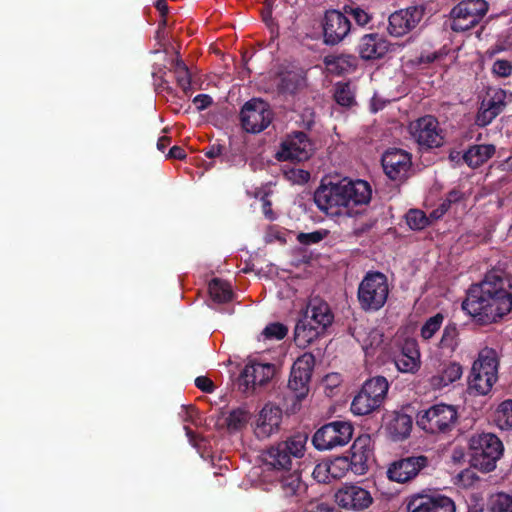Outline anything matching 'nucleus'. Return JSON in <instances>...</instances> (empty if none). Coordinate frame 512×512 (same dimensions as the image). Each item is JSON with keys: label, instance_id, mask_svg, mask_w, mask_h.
Returning <instances> with one entry per match:
<instances>
[{"label": "nucleus", "instance_id": "f257e3e1", "mask_svg": "<svg viewBox=\"0 0 512 512\" xmlns=\"http://www.w3.org/2000/svg\"><path fill=\"white\" fill-rule=\"evenodd\" d=\"M504 285L500 275L488 273L480 283L469 288L462 309L480 324L496 322L512 310V294Z\"/></svg>", "mask_w": 512, "mask_h": 512}, {"label": "nucleus", "instance_id": "f03ea898", "mask_svg": "<svg viewBox=\"0 0 512 512\" xmlns=\"http://www.w3.org/2000/svg\"><path fill=\"white\" fill-rule=\"evenodd\" d=\"M371 199V188L366 181L321 183L314 193V202L327 215H351L352 207L367 204Z\"/></svg>", "mask_w": 512, "mask_h": 512}, {"label": "nucleus", "instance_id": "7ed1b4c3", "mask_svg": "<svg viewBox=\"0 0 512 512\" xmlns=\"http://www.w3.org/2000/svg\"><path fill=\"white\" fill-rule=\"evenodd\" d=\"M307 441L306 433H296L286 440L271 445L262 454L264 464L272 470H293L305 455Z\"/></svg>", "mask_w": 512, "mask_h": 512}, {"label": "nucleus", "instance_id": "20e7f679", "mask_svg": "<svg viewBox=\"0 0 512 512\" xmlns=\"http://www.w3.org/2000/svg\"><path fill=\"white\" fill-rule=\"evenodd\" d=\"M499 360L492 348L482 349L474 361L468 379V387L479 395L488 394L498 379Z\"/></svg>", "mask_w": 512, "mask_h": 512}, {"label": "nucleus", "instance_id": "39448f33", "mask_svg": "<svg viewBox=\"0 0 512 512\" xmlns=\"http://www.w3.org/2000/svg\"><path fill=\"white\" fill-rule=\"evenodd\" d=\"M469 447L472 451L471 465L482 472L494 470L504 450L500 439L492 433L471 436Z\"/></svg>", "mask_w": 512, "mask_h": 512}, {"label": "nucleus", "instance_id": "423d86ee", "mask_svg": "<svg viewBox=\"0 0 512 512\" xmlns=\"http://www.w3.org/2000/svg\"><path fill=\"white\" fill-rule=\"evenodd\" d=\"M388 388V381L383 376H376L365 381L351 403V411L355 415L363 416L377 410L383 404Z\"/></svg>", "mask_w": 512, "mask_h": 512}, {"label": "nucleus", "instance_id": "0eeeda50", "mask_svg": "<svg viewBox=\"0 0 512 512\" xmlns=\"http://www.w3.org/2000/svg\"><path fill=\"white\" fill-rule=\"evenodd\" d=\"M389 295L387 277L380 272L368 273L358 287V301L364 311H377Z\"/></svg>", "mask_w": 512, "mask_h": 512}, {"label": "nucleus", "instance_id": "6e6552de", "mask_svg": "<svg viewBox=\"0 0 512 512\" xmlns=\"http://www.w3.org/2000/svg\"><path fill=\"white\" fill-rule=\"evenodd\" d=\"M457 417L454 406L437 404L418 413L417 425L432 434L446 432L455 425Z\"/></svg>", "mask_w": 512, "mask_h": 512}, {"label": "nucleus", "instance_id": "1a4fd4ad", "mask_svg": "<svg viewBox=\"0 0 512 512\" xmlns=\"http://www.w3.org/2000/svg\"><path fill=\"white\" fill-rule=\"evenodd\" d=\"M353 436V426L346 421H334L319 428L312 438L317 450H331L345 446Z\"/></svg>", "mask_w": 512, "mask_h": 512}, {"label": "nucleus", "instance_id": "9d476101", "mask_svg": "<svg viewBox=\"0 0 512 512\" xmlns=\"http://www.w3.org/2000/svg\"><path fill=\"white\" fill-rule=\"evenodd\" d=\"M488 11L485 0H464L451 10V29L462 32L476 26Z\"/></svg>", "mask_w": 512, "mask_h": 512}, {"label": "nucleus", "instance_id": "9b49d317", "mask_svg": "<svg viewBox=\"0 0 512 512\" xmlns=\"http://www.w3.org/2000/svg\"><path fill=\"white\" fill-rule=\"evenodd\" d=\"M243 129L248 133H260L272 121V112L268 104L259 99H252L245 103L240 112Z\"/></svg>", "mask_w": 512, "mask_h": 512}, {"label": "nucleus", "instance_id": "f8f14e48", "mask_svg": "<svg viewBox=\"0 0 512 512\" xmlns=\"http://www.w3.org/2000/svg\"><path fill=\"white\" fill-rule=\"evenodd\" d=\"M314 365V356L311 353H304L292 366L288 388L297 400H302L308 395Z\"/></svg>", "mask_w": 512, "mask_h": 512}, {"label": "nucleus", "instance_id": "ddd939ff", "mask_svg": "<svg viewBox=\"0 0 512 512\" xmlns=\"http://www.w3.org/2000/svg\"><path fill=\"white\" fill-rule=\"evenodd\" d=\"M314 146L307 134L302 131H295L288 135L281 143L280 150L276 153L279 161H304L310 158Z\"/></svg>", "mask_w": 512, "mask_h": 512}, {"label": "nucleus", "instance_id": "4468645a", "mask_svg": "<svg viewBox=\"0 0 512 512\" xmlns=\"http://www.w3.org/2000/svg\"><path fill=\"white\" fill-rule=\"evenodd\" d=\"M412 138L421 147L434 148L443 144V136L437 119L431 115L412 122L409 126Z\"/></svg>", "mask_w": 512, "mask_h": 512}, {"label": "nucleus", "instance_id": "2eb2a0df", "mask_svg": "<svg viewBox=\"0 0 512 512\" xmlns=\"http://www.w3.org/2000/svg\"><path fill=\"white\" fill-rule=\"evenodd\" d=\"M337 505L345 510L363 511L373 503L371 493L356 484L341 486L334 495Z\"/></svg>", "mask_w": 512, "mask_h": 512}, {"label": "nucleus", "instance_id": "dca6fc26", "mask_svg": "<svg viewBox=\"0 0 512 512\" xmlns=\"http://www.w3.org/2000/svg\"><path fill=\"white\" fill-rule=\"evenodd\" d=\"M425 8L422 5L411 6L392 13L389 17L388 32L391 36L401 37L414 29L422 20Z\"/></svg>", "mask_w": 512, "mask_h": 512}, {"label": "nucleus", "instance_id": "f3484780", "mask_svg": "<svg viewBox=\"0 0 512 512\" xmlns=\"http://www.w3.org/2000/svg\"><path fill=\"white\" fill-rule=\"evenodd\" d=\"M428 464L429 459L424 455L402 458L390 464L387 476L392 481L405 483L414 479Z\"/></svg>", "mask_w": 512, "mask_h": 512}, {"label": "nucleus", "instance_id": "a211bd4d", "mask_svg": "<svg viewBox=\"0 0 512 512\" xmlns=\"http://www.w3.org/2000/svg\"><path fill=\"white\" fill-rule=\"evenodd\" d=\"M282 410L271 403L259 412L254 424V434L259 440H265L280 431Z\"/></svg>", "mask_w": 512, "mask_h": 512}, {"label": "nucleus", "instance_id": "6ab92c4d", "mask_svg": "<svg viewBox=\"0 0 512 512\" xmlns=\"http://www.w3.org/2000/svg\"><path fill=\"white\" fill-rule=\"evenodd\" d=\"M323 30L325 43L336 45L348 35L351 30V23L345 12L331 10L325 14Z\"/></svg>", "mask_w": 512, "mask_h": 512}, {"label": "nucleus", "instance_id": "aec40b11", "mask_svg": "<svg viewBox=\"0 0 512 512\" xmlns=\"http://www.w3.org/2000/svg\"><path fill=\"white\" fill-rule=\"evenodd\" d=\"M408 512H455L454 501L444 495H414L407 504Z\"/></svg>", "mask_w": 512, "mask_h": 512}, {"label": "nucleus", "instance_id": "412c9836", "mask_svg": "<svg viewBox=\"0 0 512 512\" xmlns=\"http://www.w3.org/2000/svg\"><path fill=\"white\" fill-rule=\"evenodd\" d=\"M508 95L502 89H493L483 100L477 113V125L484 127L490 124L506 107Z\"/></svg>", "mask_w": 512, "mask_h": 512}, {"label": "nucleus", "instance_id": "4be33fe9", "mask_svg": "<svg viewBox=\"0 0 512 512\" xmlns=\"http://www.w3.org/2000/svg\"><path fill=\"white\" fill-rule=\"evenodd\" d=\"M382 166L390 179L400 180L406 176L411 166V157L404 150L391 149L382 156Z\"/></svg>", "mask_w": 512, "mask_h": 512}, {"label": "nucleus", "instance_id": "5701e85b", "mask_svg": "<svg viewBox=\"0 0 512 512\" xmlns=\"http://www.w3.org/2000/svg\"><path fill=\"white\" fill-rule=\"evenodd\" d=\"M276 368L270 363H251L245 366L241 373V384L245 389L255 390L256 387L264 386L269 382L274 374Z\"/></svg>", "mask_w": 512, "mask_h": 512}, {"label": "nucleus", "instance_id": "b1692460", "mask_svg": "<svg viewBox=\"0 0 512 512\" xmlns=\"http://www.w3.org/2000/svg\"><path fill=\"white\" fill-rule=\"evenodd\" d=\"M349 463L351 471L357 475H363L368 470V461L372 457L371 438L362 435L356 438L350 449Z\"/></svg>", "mask_w": 512, "mask_h": 512}, {"label": "nucleus", "instance_id": "393cba45", "mask_svg": "<svg viewBox=\"0 0 512 512\" xmlns=\"http://www.w3.org/2000/svg\"><path fill=\"white\" fill-rule=\"evenodd\" d=\"M302 318L313 323L315 327L326 331L327 327L333 323L334 315L324 300L315 297L309 300Z\"/></svg>", "mask_w": 512, "mask_h": 512}, {"label": "nucleus", "instance_id": "a878e982", "mask_svg": "<svg viewBox=\"0 0 512 512\" xmlns=\"http://www.w3.org/2000/svg\"><path fill=\"white\" fill-rule=\"evenodd\" d=\"M358 50L362 59L374 60L388 52V43L376 33L366 34L361 38Z\"/></svg>", "mask_w": 512, "mask_h": 512}, {"label": "nucleus", "instance_id": "bb28decb", "mask_svg": "<svg viewBox=\"0 0 512 512\" xmlns=\"http://www.w3.org/2000/svg\"><path fill=\"white\" fill-rule=\"evenodd\" d=\"M394 362L400 372L412 374L417 372L420 367V353L416 348V343L406 342Z\"/></svg>", "mask_w": 512, "mask_h": 512}, {"label": "nucleus", "instance_id": "cd10ccee", "mask_svg": "<svg viewBox=\"0 0 512 512\" xmlns=\"http://www.w3.org/2000/svg\"><path fill=\"white\" fill-rule=\"evenodd\" d=\"M324 332V330L315 327L313 323L305 321L301 317L294 329V341L298 347L305 348Z\"/></svg>", "mask_w": 512, "mask_h": 512}, {"label": "nucleus", "instance_id": "c85d7f7f", "mask_svg": "<svg viewBox=\"0 0 512 512\" xmlns=\"http://www.w3.org/2000/svg\"><path fill=\"white\" fill-rule=\"evenodd\" d=\"M495 153L494 145L483 144L471 146L463 155L468 166L477 168L488 161Z\"/></svg>", "mask_w": 512, "mask_h": 512}, {"label": "nucleus", "instance_id": "c756f323", "mask_svg": "<svg viewBox=\"0 0 512 512\" xmlns=\"http://www.w3.org/2000/svg\"><path fill=\"white\" fill-rule=\"evenodd\" d=\"M387 429L395 440L409 436L412 429V418L404 413H396L389 421Z\"/></svg>", "mask_w": 512, "mask_h": 512}, {"label": "nucleus", "instance_id": "7c9ffc66", "mask_svg": "<svg viewBox=\"0 0 512 512\" xmlns=\"http://www.w3.org/2000/svg\"><path fill=\"white\" fill-rule=\"evenodd\" d=\"M305 85L306 80L302 71H288L281 75L278 89L282 93L293 94Z\"/></svg>", "mask_w": 512, "mask_h": 512}, {"label": "nucleus", "instance_id": "2f4dec72", "mask_svg": "<svg viewBox=\"0 0 512 512\" xmlns=\"http://www.w3.org/2000/svg\"><path fill=\"white\" fill-rule=\"evenodd\" d=\"M280 487L287 497L298 496L306 490V486L295 468L292 473L284 475L280 479Z\"/></svg>", "mask_w": 512, "mask_h": 512}, {"label": "nucleus", "instance_id": "473e14b6", "mask_svg": "<svg viewBox=\"0 0 512 512\" xmlns=\"http://www.w3.org/2000/svg\"><path fill=\"white\" fill-rule=\"evenodd\" d=\"M463 373L462 366L456 362L445 364L437 376L433 377V382L439 387H444L461 378Z\"/></svg>", "mask_w": 512, "mask_h": 512}, {"label": "nucleus", "instance_id": "72a5a7b5", "mask_svg": "<svg viewBox=\"0 0 512 512\" xmlns=\"http://www.w3.org/2000/svg\"><path fill=\"white\" fill-rule=\"evenodd\" d=\"M209 293L211 298L218 303L230 301L233 295L230 284L218 278L209 283Z\"/></svg>", "mask_w": 512, "mask_h": 512}, {"label": "nucleus", "instance_id": "f704fd0d", "mask_svg": "<svg viewBox=\"0 0 512 512\" xmlns=\"http://www.w3.org/2000/svg\"><path fill=\"white\" fill-rule=\"evenodd\" d=\"M339 465L344 466L345 465L344 461L334 460L330 463H328V462L319 463L315 466V468L312 472V476L319 483H329L330 479L332 478L331 471L335 472V467H337Z\"/></svg>", "mask_w": 512, "mask_h": 512}, {"label": "nucleus", "instance_id": "c9c22d12", "mask_svg": "<svg viewBox=\"0 0 512 512\" xmlns=\"http://www.w3.org/2000/svg\"><path fill=\"white\" fill-rule=\"evenodd\" d=\"M494 421L500 429L512 428V400L502 402L495 412Z\"/></svg>", "mask_w": 512, "mask_h": 512}, {"label": "nucleus", "instance_id": "e433bc0d", "mask_svg": "<svg viewBox=\"0 0 512 512\" xmlns=\"http://www.w3.org/2000/svg\"><path fill=\"white\" fill-rule=\"evenodd\" d=\"M459 345V331L457 325L454 323L448 324L442 333L439 346L442 349H447L450 352L455 351Z\"/></svg>", "mask_w": 512, "mask_h": 512}, {"label": "nucleus", "instance_id": "4c0bfd02", "mask_svg": "<svg viewBox=\"0 0 512 512\" xmlns=\"http://www.w3.org/2000/svg\"><path fill=\"white\" fill-rule=\"evenodd\" d=\"M335 101L344 107H350L355 104L354 91L349 83H337L334 91Z\"/></svg>", "mask_w": 512, "mask_h": 512}, {"label": "nucleus", "instance_id": "58836bf2", "mask_svg": "<svg viewBox=\"0 0 512 512\" xmlns=\"http://www.w3.org/2000/svg\"><path fill=\"white\" fill-rule=\"evenodd\" d=\"M249 419L250 416L248 411L242 408H237L230 411L225 422L229 430L237 431L245 427Z\"/></svg>", "mask_w": 512, "mask_h": 512}, {"label": "nucleus", "instance_id": "ea45409f", "mask_svg": "<svg viewBox=\"0 0 512 512\" xmlns=\"http://www.w3.org/2000/svg\"><path fill=\"white\" fill-rule=\"evenodd\" d=\"M406 221L408 226L414 230L424 229L431 223L430 217L426 216L423 211L417 209H412L407 213Z\"/></svg>", "mask_w": 512, "mask_h": 512}, {"label": "nucleus", "instance_id": "a19ab883", "mask_svg": "<svg viewBox=\"0 0 512 512\" xmlns=\"http://www.w3.org/2000/svg\"><path fill=\"white\" fill-rule=\"evenodd\" d=\"M443 320L444 317L441 313H437L427 319L421 328V337L424 340L431 339L441 328Z\"/></svg>", "mask_w": 512, "mask_h": 512}, {"label": "nucleus", "instance_id": "79ce46f5", "mask_svg": "<svg viewBox=\"0 0 512 512\" xmlns=\"http://www.w3.org/2000/svg\"><path fill=\"white\" fill-rule=\"evenodd\" d=\"M491 512H512V495L497 493L491 498Z\"/></svg>", "mask_w": 512, "mask_h": 512}, {"label": "nucleus", "instance_id": "37998d69", "mask_svg": "<svg viewBox=\"0 0 512 512\" xmlns=\"http://www.w3.org/2000/svg\"><path fill=\"white\" fill-rule=\"evenodd\" d=\"M344 12L351 16L359 26H365L371 20V16L360 7L344 6Z\"/></svg>", "mask_w": 512, "mask_h": 512}, {"label": "nucleus", "instance_id": "c03bdc74", "mask_svg": "<svg viewBox=\"0 0 512 512\" xmlns=\"http://www.w3.org/2000/svg\"><path fill=\"white\" fill-rule=\"evenodd\" d=\"M383 335L377 329H372L364 339L358 338L362 342L363 349L368 352L369 349H374L382 343Z\"/></svg>", "mask_w": 512, "mask_h": 512}, {"label": "nucleus", "instance_id": "a18cd8bd", "mask_svg": "<svg viewBox=\"0 0 512 512\" xmlns=\"http://www.w3.org/2000/svg\"><path fill=\"white\" fill-rule=\"evenodd\" d=\"M288 329L281 323H272L265 327L263 335L269 339H283L287 335Z\"/></svg>", "mask_w": 512, "mask_h": 512}, {"label": "nucleus", "instance_id": "49530a36", "mask_svg": "<svg viewBox=\"0 0 512 512\" xmlns=\"http://www.w3.org/2000/svg\"><path fill=\"white\" fill-rule=\"evenodd\" d=\"M327 235L326 231H314L310 233H299L297 235V240L299 243L303 245H310L314 243H319L324 239Z\"/></svg>", "mask_w": 512, "mask_h": 512}, {"label": "nucleus", "instance_id": "de8ad7c7", "mask_svg": "<svg viewBox=\"0 0 512 512\" xmlns=\"http://www.w3.org/2000/svg\"><path fill=\"white\" fill-rule=\"evenodd\" d=\"M492 70L500 77H507L512 72V64L508 60H496Z\"/></svg>", "mask_w": 512, "mask_h": 512}, {"label": "nucleus", "instance_id": "09e8293b", "mask_svg": "<svg viewBox=\"0 0 512 512\" xmlns=\"http://www.w3.org/2000/svg\"><path fill=\"white\" fill-rule=\"evenodd\" d=\"M306 512H339L332 505L325 502H310L306 508Z\"/></svg>", "mask_w": 512, "mask_h": 512}, {"label": "nucleus", "instance_id": "8fccbe9b", "mask_svg": "<svg viewBox=\"0 0 512 512\" xmlns=\"http://www.w3.org/2000/svg\"><path fill=\"white\" fill-rule=\"evenodd\" d=\"M178 85L183 91H187L191 85V76L188 69L175 72Z\"/></svg>", "mask_w": 512, "mask_h": 512}, {"label": "nucleus", "instance_id": "3c124183", "mask_svg": "<svg viewBox=\"0 0 512 512\" xmlns=\"http://www.w3.org/2000/svg\"><path fill=\"white\" fill-rule=\"evenodd\" d=\"M193 103L199 111L205 110L212 104V98L206 94H199L194 97Z\"/></svg>", "mask_w": 512, "mask_h": 512}, {"label": "nucleus", "instance_id": "603ef678", "mask_svg": "<svg viewBox=\"0 0 512 512\" xmlns=\"http://www.w3.org/2000/svg\"><path fill=\"white\" fill-rule=\"evenodd\" d=\"M195 385L197 388H199L200 390L207 392V393L212 392V390H213L212 381L209 378L204 377V376L197 377L195 379Z\"/></svg>", "mask_w": 512, "mask_h": 512}, {"label": "nucleus", "instance_id": "864d4df0", "mask_svg": "<svg viewBox=\"0 0 512 512\" xmlns=\"http://www.w3.org/2000/svg\"><path fill=\"white\" fill-rule=\"evenodd\" d=\"M335 460L344 461L345 465L344 466L339 465V466L335 467V472L331 471V476L334 479L341 477L345 471H347L348 469H351V465H350L349 459L347 457H339V458H336Z\"/></svg>", "mask_w": 512, "mask_h": 512}, {"label": "nucleus", "instance_id": "5fc2aeb1", "mask_svg": "<svg viewBox=\"0 0 512 512\" xmlns=\"http://www.w3.org/2000/svg\"><path fill=\"white\" fill-rule=\"evenodd\" d=\"M449 209V204L443 202L437 209L433 210L429 217L431 221L438 220L441 218Z\"/></svg>", "mask_w": 512, "mask_h": 512}, {"label": "nucleus", "instance_id": "6e6d98bb", "mask_svg": "<svg viewBox=\"0 0 512 512\" xmlns=\"http://www.w3.org/2000/svg\"><path fill=\"white\" fill-rule=\"evenodd\" d=\"M261 202H262V210H263L264 215L268 219L273 220L274 219V214H273V211H272V208H271V202L268 199L267 195H264L261 198Z\"/></svg>", "mask_w": 512, "mask_h": 512}, {"label": "nucleus", "instance_id": "4d7b16f0", "mask_svg": "<svg viewBox=\"0 0 512 512\" xmlns=\"http://www.w3.org/2000/svg\"><path fill=\"white\" fill-rule=\"evenodd\" d=\"M156 8L160 12V15L162 17V21H161L160 26H165L166 25L165 17H166V15L168 13V5H167L166 0H157Z\"/></svg>", "mask_w": 512, "mask_h": 512}, {"label": "nucleus", "instance_id": "13d9d810", "mask_svg": "<svg viewBox=\"0 0 512 512\" xmlns=\"http://www.w3.org/2000/svg\"><path fill=\"white\" fill-rule=\"evenodd\" d=\"M186 157L185 151L179 146H173L170 148L167 158L172 159H184Z\"/></svg>", "mask_w": 512, "mask_h": 512}, {"label": "nucleus", "instance_id": "bf43d9fd", "mask_svg": "<svg viewBox=\"0 0 512 512\" xmlns=\"http://www.w3.org/2000/svg\"><path fill=\"white\" fill-rule=\"evenodd\" d=\"M152 76L154 78V85H155L156 89H158V88L167 89L168 88L166 86L167 82L164 79L163 75H158V73L153 72Z\"/></svg>", "mask_w": 512, "mask_h": 512}, {"label": "nucleus", "instance_id": "052dcab7", "mask_svg": "<svg viewBox=\"0 0 512 512\" xmlns=\"http://www.w3.org/2000/svg\"><path fill=\"white\" fill-rule=\"evenodd\" d=\"M222 148L221 145H213L205 152V155L209 158L217 157L221 154Z\"/></svg>", "mask_w": 512, "mask_h": 512}, {"label": "nucleus", "instance_id": "680f3d73", "mask_svg": "<svg viewBox=\"0 0 512 512\" xmlns=\"http://www.w3.org/2000/svg\"><path fill=\"white\" fill-rule=\"evenodd\" d=\"M184 411H185V417H184V421L185 422H193L194 421V416L197 414V411L195 408H193L192 406L190 407H183L182 408Z\"/></svg>", "mask_w": 512, "mask_h": 512}, {"label": "nucleus", "instance_id": "e2e57ef3", "mask_svg": "<svg viewBox=\"0 0 512 512\" xmlns=\"http://www.w3.org/2000/svg\"><path fill=\"white\" fill-rule=\"evenodd\" d=\"M170 137L162 136L157 141V149L161 152H164L166 147L170 144Z\"/></svg>", "mask_w": 512, "mask_h": 512}, {"label": "nucleus", "instance_id": "0e129e2a", "mask_svg": "<svg viewBox=\"0 0 512 512\" xmlns=\"http://www.w3.org/2000/svg\"><path fill=\"white\" fill-rule=\"evenodd\" d=\"M146 180H147V176L145 175L144 172L136 171V173H135L136 186H138V187L144 186V184L146 183Z\"/></svg>", "mask_w": 512, "mask_h": 512}, {"label": "nucleus", "instance_id": "69168bd1", "mask_svg": "<svg viewBox=\"0 0 512 512\" xmlns=\"http://www.w3.org/2000/svg\"><path fill=\"white\" fill-rule=\"evenodd\" d=\"M262 18L264 22L270 24L272 22V9L264 8L262 10Z\"/></svg>", "mask_w": 512, "mask_h": 512}, {"label": "nucleus", "instance_id": "338daca9", "mask_svg": "<svg viewBox=\"0 0 512 512\" xmlns=\"http://www.w3.org/2000/svg\"><path fill=\"white\" fill-rule=\"evenodd\" d=\"M174 72H178V71H181V70H185V69H188L187 65L179 58H177L174 63Z\"/></svg>", "mask_w": 512, "mask_h": 512}, {"label": "nucleus", "instance_id": "774afa93", "mask_svg": "<svg viewBox=\"0 0 512 512\" xmlns=\"http://www.w3.org/2000/svg\"><path fill=\"white\" fill-rule=\"evenodd\" d=\"M459 197L460 196L458 191H451L448 194V198L445 202L450 205L452 202H456L459 199Z\"/></svg>", "mask_w": 512, "mask_h": 512}]
</instances>
